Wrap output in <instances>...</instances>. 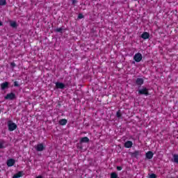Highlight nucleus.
<instances>
[{
	"label": "nucleus",
	"mask_w": 178,
	"mask_h": 178,
	"mask_svg": "<svg viewBox=\"0 0 178 178\" xmlns=\"http://www.w3.org/2000/svg\"><path fill=\"white\" fill-rule=\"evenodd\" d=\"M35 149L38 152H41L45 149V146H44V144L42 143H39L36 145Z\"/></svg>",
	"instance_id": "5"
},
{
	"label": "nucleus",
	"mask_w": 178,
	"mask_h": 178,
	"mask_svg": "<svg viewBox=\"0 0 178 178\" xmlns=\"http://www.w3.org/2000/svg\"><path fill=\"white\" fill-rule=\"evenodd\" d=\"M66 86H65V83H60V82H57L56 83V88H60V90H63L65 88Z\"/></svg>",
	"instance_id": "8"
},
{
	"label": "nucleus",
	"mask_w": 178,
	"mask_h": 178,
	"mask_svg": "<svg viewBox=\"0 0 178 178\" xmlns=\"http://www.w3.org/2000/svg\"><path fill=\"white\" fill-rule=\"evenodd\" d=\"M80 143L81 144H82L83 143H90V138H88V137L87 136L83 137L81 138Z\"/></svg>",
	"instance_id": "15"
},
{
	"label": "nucleus",
	"mask_w": 178,
	"mask_h": 178,
	"mask_svg": "<svg viewBox=\"0 0 178 178\" xmlns=\"http://www.w3.org/2000/svg\"><path fill=\"white\" fill-rule=\"evenodd\" d=\"M134 60L137 63L141 62V60H143V54H141L140 53H136L134 56Z\"/></svg>",
	"instance_id": "3"
},
{
	"label": "nucleus",
	"mask_w": 178,
	"mask_h": 178,
	"mask_svg": "<svg viewBox=\"0 0 178 178\" xmlns=\"http://www.w3.org/2000/svg\"><path fill=\"white\" fill-rule=\"evenodd\" d=\"M8 130L9 131H14L17 129V125L16 123L12 122L11 120L8 121Z\"/></svg>",
	"instance_id": "1"
},
{
	"label": "nucleus",
	"mask_w": 178,
	"mask_h": 178,
	"mask_svg": "<svg viewBox=\"0 0 178 178\" xmlns=\"http://www.w3.org/2000/svg\"><path fill=\"white\" fill-rule=\"evenodd\" d=\"M10 27H13V29H17V23L15 21H11L10 22Z\"/></svg>",
	"instance_id": "17"
},
{
	"label": "nucleus",
	"mask_w": 178,
	"mask_h": 178,
	"mask_svg": "<svg viewBox=\"0 0 178 178\" xmlns=\"http://www.w3.org/2000/svg\"><path fill=\"white\" fill-rule=\"evenodd\" d=\"M56 33H62V31H63V28H58L56 29Z\"/></svg>",
	"instance_id": "23"
},
{
	"label": "nucleus",
	"mask_w": 178,
	"mask_h": 178,
	"mask_svg": "<svg viewBox=\"0 0 178 178\" xmlns=\"http://www.w3.org/2000/svg\"><path fill=\"white\" fill-rule=\"evenodd\" d=\"M4 144L5 141L2 140L1 142H0V149L5 148V147L3 146Z\"/></svg>",
	"instance_id": "21"
},
{
	"label": "nucleus",
	"mask_w": 178,
	"mask_h": 178,
	"mask_svg": "<svg viewBox=\"0 0 178 178\" xmlns=\"http://www.w3.org/2000/svg\"><path fill=\"white\" fill-rule=\"evenodd\" d=\"M141 38H143V40H148V38H149V33H148V32H144V33L141 35Z\"/></svg>",
	"instance_id": "13"
},
{
	"label": "nucleus",
	"mask_w": 178,
	"mask_h": 178,
	"mask_svg": "<svg viewBox=\"0 0 178 178\" xmlns=\"http://www.w3.org/2000/svg\"><path fill=\"white\" fill-rule=\"evenodd\" d=\"M122 169H123V167H122V166H117V170L120 171V170H122Z\"/></svg>",
	"instance_id": "28"
},
{
	"label": "nucleus",
	"mask_w": 178,
	"mask_h": 178,
	"mask_svg": "<svg viewBox=\"0 0 178 178\" xmlns=\"http://www.w3.org/2000/svg\"><path fill=\"white\" fill-rule=\"evenodd\" d=\"M10 65L13 67H15L16 66V64L15 63H11Z\"/></svg>",
	"instance_id": "29"
},
{
	"label": "nucleus",
	"mask_w": 178,
	"mask_h": 178,
	"mask_svg": "<svg viewBox=\"0 0 178 178\" xmlns=\"http://www.w3.org/2000/svg\"><path fill=\"white\" fill-rule=\"evenodd\" d=\"M23 176V172L22 171L18 172L13 176V178H20Z\"/></svg>",
	"instance_id": "16"
},
{
	"label": "nucleus",
	"mask_w": 178,
	"mask_h": 178,
	"mask_svg": "<svg viewBox=\"0 0 178 178\" xmlns=\"http://www.w3.org/2000/svg\"><path fill=\"white\" fill-rule=\"evenodd\" d=\"M116 116L117 118H122V113H120V110H119L118 111H117L116 113Z\"/></svg>",
	"instance_id": "22"
},
{
	"label": "nucleus",
	"mask_w": 178,
	"mask_h": 178,
	"mask_svg": "<svg viewBox=\"0 0 178 178\" xmlns=\"http://www.w3.org/2000/svg\"><path fill=\"white\" fill-rule=\"evenodd\" d=\"M6 163L8 168H11V166H13L15 163H16V161L13 159H9L8 160H7Z\"/></svg>",
	"instance_id": "6"
},
{
	"label": "nucleus",
	"mask_w": 178,
	"mask_h": 178,
	"mask_svg": "<svg viewBox=\"0 0 178 178\" xmlns=\"http://www.w3.org/2000/svg\"><path fill=\"white\" fill-rule=\"evenodd\" d=\"M58 123L60 126H66V124H67V120L61 119L59 120Z\"/></svg>",
	"instance_id": "14"
},
{
	"label": "nucleus",
	"mask_w": 178,
	"mask_h": 178,
	"mask_svg": "<svg viewBox=\"0 0 178 178\" xmlns=\"http://www.w3.org/2000/svg\"><path fill=\"white\" fill-rule=\"evenodd\" d=\"M149 178H156V175L154 173L150 174Z\"/></svg>",
	"instance_id": "24"
},
{
	"label": "nucleus",
	"mask_w": 178,
	"mask_h": 178,
	"mask_svg": "<svg viewBox=\"0 0 178 178\" xmlns=\"http://www.w3.org/2000/svg\"><path fill=\"white\" fill-rule=\"evenodd\" d=\"M124 148H131L133 147V142L131 140H127L124 143Z\"/></svg>",
	"instance_id": "9"
},
{
	"label": "nucleus",
	"mask_w": 178,
	"mask_h": 178,
	"mask_svg": "<svg viewBox=\"0 0 178 178\" xmlns=\"http://www.w3.org/2000/svg\"><path fill=\"white\" fill-rule=\"evenodd\" d=\"M139 95H145L146 97H148L149 95V92L148 91V88L144 87L142 89H140L138 91Z\"/></svg>",
	"instance_id": "2"
},
{
	"label": "nucleus",
	"mask_w": 178,
	"mask_h": 178,
	"mask_svg": "<svg viewBox=\"0 0 178 178\" xmlns=\"http://www.w3.org/2000/svg\"><path fill=\"white\" fill-rule=\"evenodd\" d=\"M6 5V0H0V6H5Z\"/></svg>",
	"instance_id": "18"
},
{
	"label": "nucleus",
	"mask_w": 178,
	"mask_h": 178,
	"mask_svg": "<svg viewBox=\"0 0 178 178\" xmlns=\"http://www.w3.org/2000/svg\"><path fill=\"white\" fill-rule=\"evenodd\" d=\"M1 90H6V88H9V82L6 81L1 84Z\"/></svg>",
	"instance_id": "10"
},
{
	"label": "nucleus",
	"mask_w": 178,
	"mask_h": 178,
	"mask_svg": "<svg viewBox=\"0 0 178 178\" xmlns=\"http://www.w3.org/2000/svg\"><path fill=\"white\" fill-rule=\"evenodd\" d=\"M141 154V152L136 150L132 153H131V156L132 158H138L139 155Z\"/></svg>",
	"instance_id": "11"
},
{
	"label": "nucleus",
	"mask_w": 178,
	"mask_h": 178,
	"mask_svg": "<svg viewBox=\"0 0 178 178\" xmlns=\"http://www.w3.org/2000/svg\"><path fill=\"white\" fill-rule=\"evenodd\" d=\"M0 26H3L2 22L0 21Z\"/></svg>",
	"instance_id": "31"
},
{
	"label": "nucleus",
	"mask_w": 178,
	"mask_h": 178,
	"mask_svg": "<svg viewBox=\"0 0 178 178\" xmlns=\"http://www.w3.org/2000/svg\"><path fill=\"white\" fill-rule=\"evenodd\" d=\"M173 158L174 162H175V163H178V154H174Z\"/></svg>",
	"instance_id": "19"
},
{
	"label": "nucleus",
	"mask_w": 178,
	"mask_h": 178,
	"mask_svg": "<svg viewBox=\"0 0 178 178\" xmlns=\"http://www.w3.org/2000/svg\"><path fill=\"white\" fill-rule=\"evenodd\" d=\"M136 86L141 87V86L144 84V79L143 78H137L136 80Z\"/></svg>",
	"instance_id": "7"
},
{
	"label": "nucleus",
	"mask_w": 178,
	"mask_h": 178,
	"mask_svg": "<svg viewBox=\"0 0 178 178\" xmlns=\"http://www.w3.org/2000/svg\"><path fill=\"white\" fill-rule=\"evenodd\" d=\"M35 178H44L42 175H39L38 177H36Z\"/></svg>",
	"instance_id": "30"
},
{
	"label": "nucleus",
	"mask_w": 178,
	"mask_h": 178,
	"mask_svg": "<svg viewBox=\"0 0 178 178\" xmlns=\"http://www.w3.org/2000/svg\"><path fill=\"white\" fill-rule=\"evenodd\" d=\"M145 156L147 159H152V158H154V153L151 151H149L146 153Z\"/></svg>",
	"instance_id": "12"
},
{
	"label": "nucleus",
	"mask_w": 178,
	"mask_h": 178,
	"mask_svg": "<svg viewBox=\"0 0 178 178\" xmlns=\"http://www.w3.org/2000/svg\"><path fill=\"white\" fill-rule=\"evenodd\" d=\"M5 99H10V101H13V99H15L16 98V94L13 92H10L6 95L5 96Z\"/></svg>",
	"instance_id": "4"
},
{
	"label": "nucleus",
	"mask_w": 178,
	"mask_h": 178,
	"mask_svg": "<svg viewBox=\"0 0 178 178\" xmlns=\"http://www.w3.org/2000/svg\"><path fill=\"white\" fill-rule=\"evenodd\" d=\"M111 178H118V174L116 172H112L111 174Z\"/></svg>",
	"instance_id": "20"
},
{
	"label": "nucleus",
	"mask_w": 178,
	"mask_h": 178,
	"mask_svg": "<svg viewBox=\"0 0 178 178\" xmlns=\"http://www.w3.org/2000/svg\"><path fill=\"white\" fill-rule=\"evenodd\" d=\"M72 5H74V6H76V3H77L78 1L77 0H72Z\"/></svg>",
	"instance_id": "27"
},
{
	"label": "nucleus",
	"mask_w": 178,
	"mask_h": 178,
	"mask_svg": "<svg viewBox=\"0 0 178 178\" xmlns=\"http://www.w3.org/2000/svg\"><path fill=\"white\" fill-rule=\"evenodd\" d=\"M78 19H84V15L81 13H79L78 15Z\"/></svg>",
	"instance_id": "25"
},
{
	"label": "nucleus",
	"mask_w": 178,
	"mask_h": 178,
	"mask_svg": "<svg viewBox=\"0 0 178 178\" xmlns=\"http://www.w3.org/2000/svg\"><path fill=\"white\" fill-rule=\"evenodd\" d=\"M14 87H20V85H19V82L15 81L14 82Z\"/></svg>",
	"instance_id": "26"
}]
</instances>
